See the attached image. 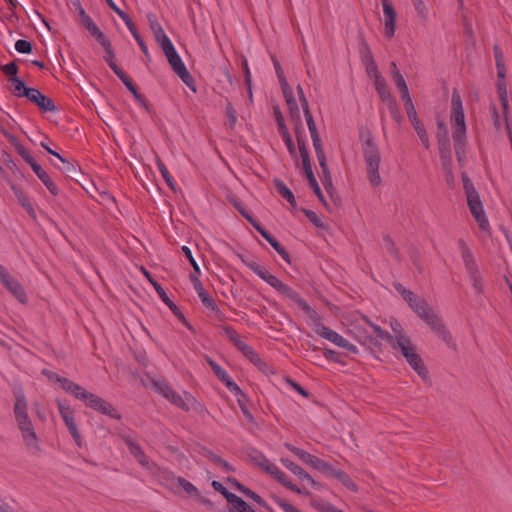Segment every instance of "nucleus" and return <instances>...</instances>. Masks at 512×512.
<instances>
[{"mask_svg": "<svg viewBox=\"0 0 512 512\" xmlns=\"http://www.w3.org/2000/svg\"><path fill=\"white\" fill-rule=\"evenodd\" d=\"M242 263L251 269L255 274H257L263 281L273 287L278 293L282 296L290 299L295 302L308 316L310 319L314 320L315 323V332L322 338L332 342L338 347H342L346 345V339L338 334L336 331L330 329L323 325L320 321V317L318 313L310 307L306 300H304L298 292L292 289L290 286L284 284L280 279L276 276L270 274L267 269L260 264H258L254 260H249L245 258L243 255H239Z\"/></svg>", "mask_w": 512, "mask_h": 512, "instance_id": "f257e3e1", "label": "nucleus"}, {"mask_svg": "<svg viewBox=\"0 0 512 512\" xmlns=\"http://www.w3.org/2000/svg\"><path fill=\"white\" fill-rule=\"evenodd\" d=\"M59 385L66 393L82 401L87 407L113 419H121V414L110 402L96 394L86 391L81 385L73 382L72 380L63 377Z\"/></svg>", "mask_w": 512, "mask_h": 512, "instance_id": "f03ea898", "label": "nucleus"}, {"mask_svg": "<svg viewBox=\"0 0 512 512\" xmlns=\"http://www.w3.org/2000/svg\"><path fill=\"white\" fill-rule=\"evenodd\" d=\"M14 415L25 445L34 453L40 452L39 440L28 415V403L22 388L14 392Z\"/></svg>", "mask_w": 512, "mask_h": 512, "instance_id": "7ed1b4c3", "label": "nucleus"}, {"mask_svg": "<svg viewBox=\"0 0 512 512\" xmlns=\"http://www.w3.org/2000/svg\"><path fill=\"white\" fill-rule=\"evenodd\" d=\"M359 140L361 150L367 167V178L372 186L377 187L381 183L379 165L381 161L380 150L369 129H360Z\"/></svg>", "mask_w": 512, "mask_h": 512, "instance_id": "20e7f679", "label": "nucleus"}, {"mask_svg": "<svg viewBox=\"0 0 512 512\" xmlns=\"http://www.w3.org/2000/svg\"><path fill=\"white\" fill-rule=\"evenodd\" d=\"M462 181L469 210L478 223L480 229L485 231L489 228V221L486 218L479 193L466 173H462Z\"/></svg>", "mask_w": 512, "mask_h": 512, "instance_id": "39448f33", "label": "nucleus"}, {"mask_svg": "<svg viewBox=\"0 0 512 512\" xmlns=\"http://www.w3.org/2000/svg\"><path fill=\"white\" fill-rule=\"evenodd\" d=\"M457 244L460 249L466 271L469 274L472 287L476 293L480 294L483 291L482 277L480 275L478 265L474 259V256L463 239H459L457 241Z\"/></svg>", "mask_w": 512, "mask_h": 512, "instance_id": "423d86ee", "label": "nucleus"}, {"mask_svg": "<svg viewBox=\"0 0 512 512\" xmlns=\"http://www.w3.org/2000/svg\"><path fill=\"white\" fill-rule=\"evenodd\" d=\"M419 318L422 319L448 347H455L450 331L445 326L441 316L435 313L431 307L421 314Z\"/></svg>", "mask_w": 512, "mask_h": 512, "instance_id": "0eeeda50", "label": "nucleus"}, {"mask_svg": "<svg viewBox=\"0 0 512 512\" xmlns=\"http://www.w3.org/2000/svg\"><path fill=\"white\" fill-rule=\"evenodd\" d=\"M451 123L453 126L452 136H466V123L462 99L456 89L453 90L451 98Z\"/></svg>", "mask_w": 512, "mask_h": 512, "instance_id": "6e6552de", "label": "nucleus"}, {"mask_svg": "<svg viewBox=\"0 0 512 512\" xmlns=\"http://www.w3.org/2000/svg\"><path fill=\"white\" fill-rule=\"evenodd\" d=\"M285 448L291 451L295 456H297L303 463L311 466L315 470L327 475L329 471H331V464L328 462L318 458L315 455L310 454L309 452L298 448L288 442L284 443Z\"/></svg>", "mask_w": 512, "mask_h": 512, "instance_id": "1a4fd4ad", "label": "nucleus"}, {"mask_svg": "<svg viewBox=\"0 0 512 512\" xmlns=\"http://www.w3.org/2000/svg\"><path fill=\"white\" fill-rule=\"evenodd\" d=\"M143 274L147 278V280L151 283V285L154 287L155 291L157 292L160 299L169 307L171 312L189 329H191V325L186 320L184 314L179 309V307L168 297L166 291L161 286L160 283H158L152 275L142 267Z\"/></svg>", "mask_w": 512, "mask_h": 512, "instance_id": "9d476101", "label": "nucleus"}, {"mask_svg": "<svg viewBox=\"0 0 512 512\" xmlns=\"http://www.w3.org/2000/svg\"><path fill=\"white\" fill-rule=\"evenodd\" d=\"M393 287L418 317L430 308V305L424 298H421L413 291L406 289L401 283L395 282Z\"/></svg>", "mask_w": 512, "mask_h": 512, "instance_id": "9b49d317", "label": "nucleus"}, {"mask_svg": "<svg viewBox=\"0 0 512 512\" xmlns=\"http://www.w3.org/2000/svg\"><path fill=\"white\" fill-rule=\"evenodd\" d=\"M56 403L60 416L63 419L65 425L67 426L72 438L74 439L76 444L79 447H81V436L75 422L73 409L69 405H66L63 402H61L60 400H57Z\"/></svg>", "mask_w": 512, "mask_h": 512, "instance_id": "f8f14e48", "label": "nucleus"}, {"mask_svg": "<svg viewBox=\"0 0 512 512\" xmlns=\"http://www.w3.org/2000/svg\"><path fill=\"white\" fill-rule=\"evenodd\" d=\"M168 63L170 64L174 73L183 81V83H185L193 92H196L195 80L187 70L181 57L178 55L177 57L169 60Z\"/></svg>", "mask_w": 512, "mask_h": 512, "instance_id": "ddd939ff", "label": "nucleus"}, {"mask_svg": "<svg viewBox=\"0 0 512 512\" xmlns=\"http://www.w3.org/2000/svg\"><path fill=\"white\" fill-rule=\"evenodd\" d=\"M26 98L37 105L42 111L54 112L57 110L53 100L48 96L42 94L38 89L31 88L26 91Z\"/></svg>", "mask_w": 512, "mask_h": 512, "instance_id": "4468645a", "label": "nucleus"}, {"mask_svg": "<svg viewBox=\"0 0 512 512\" xmlns=\"http://www.w3.org/2000/svg\"><path fill=\"white\" fill-rule=\"evenodd\" d=\"M206 361L216 377L226 386L231 393H239L240 387L231 379L228 373L213 359L206 356Z\"/></svg>", "mask_w": 512, "mask_h": 512, "instance_id": "2eb2a0df", "label": "nucleus"}, {"mask_svg": "<svg viewBox=\"0 0 512 512\" xmlns=\"http://www.w3.org/2000/svg\"><path fill=\"white\" fill-rule=\"evenodd\" d=\"M267 473L269 475H271L272 477H274L280 484H282L288 490H290L294 493L300 494V495H305V496L310 495L309 491L302 490L298 486L293 484L289 480L287 475L284 472H282L276 465H273L272 467H267Z\"/></svg>", "mask_w": 512, "mask_h": 512, "instance_id": "dca6fc26", "label": "nucleus"}, {"mask_svg": "<svg viewBox=\"0 0 512 512\" xmlns=\"http://www.w3.org/2000/svg\"><path fill=\"white\" fill-rule=\"evenodd\" d=\"M122 439L127 446L130 454L136 459V461L144 468L151 469L149 458L145 454L141 446L133 441L129 436H122Z\"/></svg>", "mask_w": 512, "mask_h": 512, "instance_id": "f3484780", "label": "nucleus"}, {"mask_svg": "<svg viewBox=\"0 0 512 512\" xmlns=\"http://www.w3.org/2000/svg\"><path fill=\"white\" fill-rule=\"evenodd\" d=\"M385 16V36L392 38L396 29V11L390 0H381Z\"/></svg>", "mask_w": 512, "mask_h": 512, "instance_id": "a211bd4d", "label": "nucleus"}, {"mask_svg": "<svg viewBox=\"0 0 512 512\" xmlns=\"http://www.w3.org/2000/svg\"><path fill=\"white\" fill-rule=\"evenodd\" d=\"M97 42L104 49L105 62L111 68V70L116 74V76L119 77L121 74L124 73V71L115 62V52L112 47L111 41L109 40V38L107 36H105V37H103V39H100Z\"/></svg>", "mask_w": 512, "mask_h": 512, "instance_id": "6ab92c4d", "label": "nucleus"}, {"mask_svg": "<svg viewBox=\"0 0 512 512\" xmlns=\"http://www.w3.org/2000/svg\"><path fill=\"white\" fill-rule=\"evenodd\" d=\"M294 124V133L302 161L310 159L308 147L306 144L305 129L302 124V120L291 121Z\"/></svg>", "mask_w": 512, "mask_h": 512, "instance_id": "aec40b11", "label": "nucleus"}, {"mask_svg": "<svg viewBox=\"0 0 512 512\" xmlns=\"http://www.w3.org/2000/svg\"><path fill=\"white\" fill-rule=\"evenodd\" d=\"M302 166H303L304 174L309 182L310 187L313 189V192L315 193V195L317 196L319 201L325 207H327L328 206L327 201L325 200V197H324V195L320 189V186L315 178L310 159L302 161Z\"/></svg>", "mask_w": 512, "mask_h": 512, "instance_id": "412c9836", "label": "nucleus"}, {"mask_svg": "<svg viewBox=\"0 0 512 512\" xmlns=\"http://www.w3.org/2000/svg\"><path fill=\"white\" fill-rule=\"evenodd\" d=\"M282 464L290 470L294 475H296L301 481H307L314 488L318 489L320 484L315 481L310 474H308L302 467L294 463L293 461L287 458H281Z\"/></svg>", "mask_w": 512, "mask_h": 512, "instance_id": "4be33fe9", "label": "nucleus"}, {"mask_svg": "<svg viewBox=\"0 0 512 512\" xmlns=\"http://www.w3.org/2000/svg\"><path fill=\"white\" fill-rule=\"evenodd\" d=\"M223 497L231 505L229 512H255V510L246 503L241 497L235 495L230 491H225Z\"/></svg>", "mask_w": 512, "mask_h": 512, "instance_id": "5701e85b", "label": "nucleus"}, {"mask_svg": "<svg viewBox=\"0 0 512 512\" xmlns=\"http://www.w3.org/2000/svg\"><path fill=\"white\" fill-rule=\"evenodd\" d=\"M223 497L231 505L229 512H255V510L246 503L241 497L235 495L230 491H225Z\"/></svg>", "mask_w": 512, "mask_h": 512, "instance_id": "b1692460", "label": "nucleus"}, {"mask_svg": "<svg viewBox=\"0 0 512 512\" xmlns=\"http://www.w3.org/2000/svg\"><path fill=\"white\" fill-rule=\"evenodd\" d=\"M2 284L19 302H27L25 290L16 278L9 275Z\"/></svg>", "mask_w": 512, "mask_h": 512, "instance_id": "393cba45", "label": "nucleus"}, {"mask_svg": "<svg viewBox=\"0 0 512 512\" xmlns=\"http://www.w3.org/2000/svg\"><path fill=\"white\" fill-rule=\"evenodd\" d=\"M407 363L411 366L413 370L417 372V374L425 379L428 376V369L426 368L421 356L416 352V348H414L411 352H409L406 356H404Z\"/></svg>", "mask_w": 512, "mask_h": 512, "instance_id": "a878e982", "label": "nucleus"}, {"mask_svg": "<svg viewBox=\"0 0 512 512\" xmlns=\"http://www.w3.org/2000/svg\"><path fill=\"white\" fill-rule=\"evenodd\" d=\"M389 344L394 350L400 351L403 357L415 348L411 339L405 333L393 336Z\"/></svg>", "mask_w": 512, "mask_h": 512, "instance_id": "bb28decb", "label": "nucleus"}, {"mask_svg": "<svg viewBox=\"0 0 512 512\" xmlns=\"http://www.w3.org/2000/svg\"><path fill=\"white\" fill-rule=\"evenodd\" d=\"M10 187L22 208L28 213V215L31 218L36 219V211L27 194L15 184H11Z\"/></svg>", "mask_w": 512, "mask_h": 512, "instance_id": "cd10ccee", "label": "nucleus"}, {"mask_svg": "<svg viewBox=\"0 0 512 512\" xmlns=\"http://www.w3.org/2000/svg\"><path fill=\"white\" fill-rule=\"evenodd\" d=\"M30 167L32 168L33 172L37 175V177L42 181V183L45 185V187L49 190V192L56 196L59 194V189L56 186V184L51 180L50 176L47 174V172L41 167L40 164H38L36 161H34Z\"/></svg>", "mask_w": 512, "mask_h": 512, "instance_id": "c85d7f7f", "label": "nucleus"}, {"mask_svg": "<svg viewBox=\"0 0 512 512\" xmlns=\"http://www.w3.org/2000/svg\"><path fill=\"white\" fill-rule=\"evenodd\" d=\"M80 21L81 25L90 33L92 37L95 38L96 41L103 39V37L106 36L86 12H82Z\"/></svg>", "mask_w": 512, "mask_h": 512, "instance_id": "c756f323", "label": "nucleus"}, {"mask_svg": "<svg viewBox=\"0 0 512 512\" xmlns=\"http://www.w3.org/2000/svg\"><path fill=\"white\" fill-rule=\"evenodd\" d=\"M328 477H333V478H336L337 480H339L347 489L353 491V492H356L358 491V486L355 484V482L351 479V477L346 473L344 472L343 470H340V469H335L332 465H331V471H329L327 473Z\"/></svg>", "mask_w": 512, "mask_h": 512, "instance_id": "7c9ffc66", "label": "nucleus"}, {"mask_svg": "<svg viewBox=\"0 0 512 512\" xmlns=\"http://www.w3.org/2000/svg\"><path fill=\"white\" fill-rule=\"evenodd\" d=\"M234 346L242 353V355L247 358L250 362L255 365L263 364L258 353L247 343H245L242 339L239 340Z\"/></svg>", "mask_w": 512, "mask_h": 512, "instance_id": "2f4dec72", "label": "nucleus"}, {"mask_svg": "<svg viewBox=\"0 0 512 512\" xmlns=\"http://www.w3.org/2000/svg\"><path fill=\"white\" fill-rule=\"evenodd\" d=\"M283 97H284L286 104L288 106V109H289L290 120L298 121L299 119H301L300 109L295 100L293 91L289 90V91L283 93Z\"/></svg>", "mask_w": 512, "mask_h": 512, "instance_id": "473e14b6", "label": "nucleus"}, {"mask_svg": "<svg viewBox=\"0 0 512 512\" xmlns=\"http://www.w3.org/2000/svg\"><path fill=\"white\" fill-rule=\"evenodd\" d=\"M274 187L281 197H283L293 208L296 207V200L293 192L287 187V185L280 179L275 178L273 180Z\"/></svg>", "mask_w": 512, "mask_h": 512, "instance_id": "72a5a7b5", "label": "nucleus"}, {"mask_svg": "<svg viewBox=\"0 0 512 512\" xmlns=\"http://www.w3.org/2000/svg\"><path fill=\"white\" fill-rule=\"evenodd\" d=\"M248 459L256 466H258L259 468H261L262 470H264L266 473H267V467H272L274 464L271 463L266 457L265 455L256 450V449H251L248 454Z\"/></svg>", "mask_w": 512, "mask_h": 512, "instance_id": "f704fd0d", "label": "nucleus"}, {"mask_svg": "<svg viewBox=\"0 0 512 512\" xmlns=\"http://www.w3.org/2000/svg\"><path fill=\"white\" fill-rule=\"evenodd\" d=\"M149 26L154 34L155 40L157 43L163 41L164 39H167L168 36L166 35L165 31L163 30L161 24L157 20V18L154 15L148 16Z\"/></svg>", "mask_w": 512, "mask_h": 512, "instance_id": "c9c22d12", "label": "nucleus"}, {"mask_svg": "<svg viewBox=\"0 0 512 512\" xmlns=\"http://www.w3.org/2000/svg\"><path fill=\"white\" fill-rule=\"evenodd\" d=\"M60 162L62 163L61 166H57L58 169L63 172L66 176L75 178L78 176L80 172V168H78L77 164L70 162L69 160L63 158H58Z\"/></svg>", "mask_w": 512, "mask_h": 512, "instance_id": "e433bc0d", "label": "nucleus"}, {"mask_svg": "<svg viewBox=\"0 0 512 512\" xmlns=\"http://www.w3.org/2000/svg\"><path fill=\"white\" fill-rule=\"evenodd\" d=\"M375 82V89L381 99V101L383 103H386L387 101L391 100L392 98H394L391 93H390V90L386 84V81L385 79L382 77L380 79H377Z\"/></svg>", "mask_w": 512, "mask_h": 512, "instance_id": "4c0bfd02", "label": "nucleus"}, {"mask_svg": "<svg viewBox=\"0 0 512 512\" xmlns=\"http://www.w3.org/2000/svg\"><path fill=\"white\" fill-rule=\"evenodd\" d=\"M156 165H157V168H158L161 176L163 177L165 183L167 184V186L171 190L175 191L176 190L175 181H174L172 175L170 174L168 168L166 167V165L163 163V161L160 158L156 159Z\"/></svg>", "mask_w": 512, "mask_h": 512, "instance_id": "58836bf2", "label": "nucleus"}, {"mask_svg": "<svg viewBox=\"0 0 512 512\" xmlns=\"http://www.w3.org/2000/svg\"><path fill=\"white\" fill-rule=\"evenodd\" d=\"M17 151V153L23 158V160L31 165L34 161V157L29 153V151L22 145L19 139L15 136L14 141H8Z\"/></svg>", "mask_w": 512, "mask_h": 512, "instance_id": "ea45409f", "label": "nucleus"}, {"mask_svg": "<svg viewBox=\"0 0 512 512\" xmlns=\"http://www.w3.org/2000/svg\"><path fill=\"white\" fill-rule=\"evenodd\" d=\"M17 151V153L23 158V160L31 165L34 161V157L29 153V151L22 145L19 139L15 136L14 141H8Z\"/></svg>", "mask_w": 512, "mask_h": 512, "instance_id": "a19ab883", "label": "nucleus"}, {"mask_svg": "<svg viewBox=\"0 0 512 512\" xmlns=\"http://www.w3.org/2000/svg\"><path fill=\"white\" fill-rule=\"evenodd\" d=\"M17 151V153L23 158V160L31 165L34 161V157L29 153V151L22 145L19 139L15 136L14 141H8Z\"/></svg>", "mask_w": 512, "mask_h": 512, "instance_id": "79ce46f5", "label": "nucleus"}, {"mask_svg": "<svg viewBox=\"0 0 512 512\" xmlns=\"http://www.w3.org/2000/svg\"><path fill=\"white\" fill-rule=\"evenodd\" d=\"M392 79L401 94V98L410 95L406 81L399 70L392 71Z\"/></svg>", "mask_w": 512, "mask_h": 512, "instance_id": "37998d69", "label": "nucleus"}, {"mask_svg": "<svg viewBox=\"0 0 512 512\" xmlns=\"http://www.w3.org/2000/svg\"><path fill=\"white\" fill-rule=\"evenodd\" d=\"M235 396H237V402H238V405L242 411V413L244 414V416L246 417V419L249 421V422H254V417L253 415L251 414V412L249 411L248 409V406H247V402H248V398H247V395L245 393H243V391L240 389V392L239 393H233Z\"/></svg>", "mask_w": 512, "mask_h": 512, "instance_id": "c03bdc74", "label": "nucleus"}, {"mask_svg": "<svg viewBox=\"0 0 512 512\" xmlns=\"http://www.w3.org/2000/svg\"><path fill=\"white\" fill-rule=\"evenodd\" d=\"M497 92L499 95V99L501 101L504 114L506 115L509 109L508 97H507V88L505 79H498L497 81Z\"/></svg>", "mask_w": 512, "mask_h": 512, "instance_id": "a18cd8bd", "label": "nucleus"}, {"mask_svg": "<svg viewBox=\"0 0 512 512\" xmlns=\"http://www.w3.org/2000/svg\"><path fill=\"white\" fill-rule=\"evenodd\" d=\"M359 54H360L362 64H366V63L375 61L372 51L363 36H361V38H360Z\"/></svg>", "mask_w": 512, "mask_h": 512, "instance_id": "49530a36", "label": "nucleus"}, {"mask_svg": "<svg viewBox=\"0 0 512 512\" xmlns=\"http://www.w3.org/2000/svg\"><path fill=\"white\" fill-rule=\"evenodd\" d=\"M9 82H11L14 87L11 89L12 93L17 96V97H26V91L27 90H30L31 88L30 87H27L25 82L19 78V77H15V78H9L8 79Z\"/></svg>", "mask_w": 512, "mask_h": 512, "instance_id": "de8ad7c7", "label": "nucleus"}, {"mask_svg": "<svg viewBox=\"0 0 512 512\" xmlns=\"http://www.w3.org/2000/svg\"><path fill=\"white\" fill-rule=\"evenodd\" d=\"M412 126L416 131L422 145L428 149L430 147V141L423 122L421 120L415 121L412 123Z\"/></svg>", "mask_w": 512, "mask_h": 512, "instance_id": "09e8293b", "label": "nucleus"}, {"mask_svg": "<svg viewBox=\"0 0 512 512\" xmlns=\"http://www.w3.org/2000/svg\"><path fill=\"white\" fill-rule=\"evenodd\" d=\"M125 87L132 93L136 101H142V94L138 92L137 87L133 83L132 79L124 72L118 77Z\"/></svg>", "mask_w": 512, "mask_h": 512, "instance_id": "8fccbe9b", "label": "nucleus"}, {"mask_svg": "<svg viewBox=\"0 0 512 512\" xmlns=\"http://www.w3.org/2000/svg\"><path fill=\"white\" fill-rule=\"evenodd\" d=\"M454 141V149L455 154L459 162H462L465 158V145H466V136H452Z\"/></svg>", "mask_w": 512, "mask_h": 512, "instance_id": "3c124183", "label": "nucleus"}, {"mask_svg": "<svg viewBox=\"0 0 512 512\" xmlns=\"http://www.w3.org/2000/svg\"><path fill=\"white\" fill-rule=\"evenodd\" d=\"M401 99L404 103V107L411 124L414 123L415 121L420 120L417 116V112L415 110L411 96L407 95Z\"/></svg>", "mask_w": 512, "mask_h": 512, "instance_id": "603ef678", "label": "nucleus"}, {"mask_svg": "<svg viewBox=\"0 0 512 512\" xmlns=\"http://www.w3.org/2000/svg\"><path fill=\"white\" fill-rule=\"evenodd\" d=\"M175 482L178 485V487H181L188 495H190V496H198L199 495L198 489L191 482L186 480L185 478L179 476L175 479Z\"/></svg>", "mask_w": 512, "mask_h": 512, "instance_id": "864d4df0", "label": "nucleus"}, {"mask_svg": "<svg viewBox=\"0 0 512 512\" xmlns=\"http://www.w3.org/2000/svg\"><path fill=\"white\" fill-rule=\"evenodd\" d=\"M158 44L161 46L168 61L179 55L169 37Z\"/></svg>", "mask_w": 512, "mask_h": 512, "instance_id": "5fc2aeb1", "label": "nucleus"}, {"mask_svg": "<svg viewBox=\"0 0 512 512\" xmlns=\"http://www.w3.org/2000/svg\"><path fill=\"white\" fill-rule=\"evenodd\" d=\"M158 44L161 46L168 61L179 55L169 37Z\"/></svg>", "mask_w": 512, "mask_h": 512, "instance_id": "6e6d98bb", "label": "nucleus"}, {"mask_svg": "<svg viewBox=\"0 0 512 512\" xmlns=\"http://www.w3.org/2000/svg\"><path fill=\"white\" fill-rule=\"evenodd\" d=\"M158 44L161 46L168 61L179 55L169 37Z\"/></svg>", "mask_w": 512, "mask_h": 512, "instance_id": "4d7b16f0", "label": "nucleus"}, {"mask_svg": "<svg viewBox=\"0 0 512 512\" xmlns=\"http://www.w3.org/2000/svg\"><path fill=\"white\" fill-rule=\"evenodd\" d=\"M229 202L236 210L252 225L256 219L243 207L242 203L235 197L229 198Z\"/></svg>", "mask_w": 512, "mask_h": 512, "instance_id": "13d9d810", "label": "nucleus"}, {"mask_svg": "<svg viewBox=\"0 0 512 512\" xmlns=\"http://www.w3.org/2000/svg\"><path fill=\"white\" fill-rule=\"evenodd\" d=\"M169 402H171L172 404H174L175 406H177L178 408L184 410V411H189L190 407L189 405L186 403V401L182 398V396L180 394H178L175 390H173L169 397L166 398Z\"/></svg>", "mask_w": 512, "mask_h": 512, "instance_id": "bf43d9fd", "label": "nucleus"}, {"mask_svg": "<svg viewBox=\"0 0 512 512\" xmlns=\"http://www.w3.org/2000/svg\"><path fill=\"white\" fill-rule=\"evenodd\" d=\"M385 104L387 105L388 110H389L391 116L393 117V119L397 123H400L402 120V116H401V111L397 104L396 99L392 98L391 100L387 101Z\"/></svg>", "mask_w": 512, "mask_h": 512, "instance_id": "052dcab7", "label": "nucleus"}, {"mask_svg": "<svg viewBox=\"0 0 512 512\" xmlns=\"http://www.w3.org/2000/svg\"><path fill=\"white\" fill-rule=\"evenodd\" d=\"M383 241L385 244L386 250L397 260L400 261V252L399 249L396 247L394 241L389 235H384Z\"/></svg>", "mask_w": 512, "mask_h": 512, "instance_id": "680f3d73", "label": "nucleus"}, {"mask_svg": "<svg viewBox=\"0 0 512 512\" xmlns=\"http://www.w3.org/2000/svg\"><path fill=\"white\" fill-rule=\"evenodd\" d=\"M153 387L155 391L161 394L165 399L169 397L170 393L173 391L171 386L165 381H154Z\"/></svg>", "mask_w": 512, "mask_h": 512, "instance_id": "e2e57ef3", "label": "nucleus"}, {"mask_svg": "<svg viewBox=\"0 0 512 512\" xmlns=\"http://www.w3.org/2000/svg\"><path fill=\"white\" fill-rule=\"evenodd\" d=\"M252 226L270 245L277 241L275 237H273L265 228H263L259 221L256 220Z\"/></svg>", "mask_w": 512, "mask_h": 512, "instance_id": "0e129e2a", "label": "nucleus"}, {"mask_svg": "<svg viewBox=\"0 0 512 512\" xmlns=\"http://www.w3.org/2000/svg\"><path fill=\"white\" fill-rule=\"evenodd\" d=\"M252 226L270 245L277 241L275 237H273L265 228H263L259 221L256 220Z\"/></svg>", "mask_w": 512, "mask_h": 512, "instance_id": "69168bd1", "label": "nucleus"}, {"mask_svg": "<svg viewBox=\"0 0 512 512\" xmlns=\"http://www.w3.org/2000/svg\"><path fill=\"white\" fill-rule=\"evenodd\" d=\"M15 49L21 54H29L33 50V45L28 40L19 39L15 43Z\"/></svg>", "mask_w": 512, "mask_h": 512, "instance_id": "338daca9", "label": "nucleus"}, {"mask_svg": "<svg viewBox=\"0 0 512 512\" xmlns=\"http://www.w3.org/2000/svg\"><path fill=\"white\" fill-rule=\"evenodd\" d=\"M311 505L320 512H343L342 510L337 509L334 505L330 503H320L317 501H312Z\"/></svg>", "mask_w": 512, "mask_h": 512, "instance_id": "774afa93", "label": "nucleus"}]
</instances>
